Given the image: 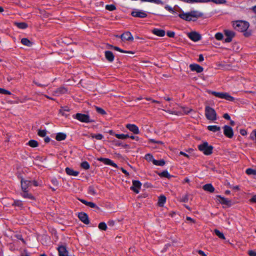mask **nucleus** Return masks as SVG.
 Wrapping results in <instances>:
<instances>
[{
	"instance_id": "nucleus-36",
	"label": "nucleus",
	"mask_w": 256,
	"mask_h": 256,
	"mask_svg": "<svg viewBox=\"0 0 256 256\" xmlns=\"http://www.w3.org/2000/svg\"><path fill=\"white\" fill-rule=\"evenodd\" d=\"M116 137L118 139H122V140H124L127 138H129L130 136L128 134H114Z\"/></svg>"
},
{
	"instance_id": "nucleus-23",
	"label": "nucleus",
	"mask_w": 256,
	"mask_h": 256,
	"mask_svg": "<svg viewBox=\"0 0 256 256\" xmlns=\"http://www.w3.org/2000/svg\"><path fill=\"white\" fill-rule=\"evenodd\" d=\"M204 190L210 192H213L214 191V188L210 184H206L202 186Z\"/></svg>"
},
{
	"instance_id": "nucleus-44",
	"label": "nucleus",
	"mask_w": 256,
	"mask_h": 256,
	"mask_svg": "<svg viewBox=\"0 0 256 256\" xmlns=\"http://www.w3.org/2000/svg\"><path fill=\"white\" fill-rule=\"evenodd\" d=\"M250 138L252 140H256V130H253L250 136Z\"/></svg>"
},
{
	"instance_id": "nucleus-50",
	"label": "nucleus",
	"mask_w": 256,
	"mask_h": 256,
	"mask_svg": "<svg viewBox=\"0 0 256 256\" xmlns=\"http://www.w3.org/2000/svg\"><path fill=\"white\" fill-rule=\"evenodd\" d=\"M215 38L217 40H222L223 38V34L220 32H218L215 34Z\"/></svg>"
},
{
	"instance_id": "nucleus-39",
	"label": "nucleus",
	"mask_w": 256,
	"mask_h": 256,
	"mask_svg": "<svg viewBox=\"0 0 256 256\" xmlns=\"http://www.w3.org/2000/svg\"><path fill=\"white\" fill-rule=\"evenodd\" d=\"M98 228L100 230H106L107 229V226L105 222H101L99 224Z\"/></svg>"
},
{
	"instance_id": "nucleus-28",
	"label": "nucleus",
	"mask_w": 256,
	"mask_h": 256,
	"mask_svg": "<svg viewBox=\"0 0 256 256\" xmlns=\"http://www.w3.org/2000/svg\"><path fill=\"white\" fill-rule=\"evenodd\" d=\"M66 136L65 134L60 132L56 134V139L58 141H60L65 140Z\"/></svg>"
},
{
	"instance_id": "nucleus-60",
	"label": "nucleus",
	"mask_w": 256,
	"mask_h": 256,
	"mask_svg": "<svg viewBox=\"0 0 256 256\" xmlns=\"http://www.w3.org/2000/svg\"><path fill=\"white\" fill-rule=\"evenodd\" d=\"M150 142H154V143H156V144H163V142L162 141H156L155 140H154L153 139H150Z\"/></svg>"
},
{
	"instance_id": "nucleus-42",
	"label": "nucleus",
	"mask_w": 256,
	"mask_h": 256,
	"mask_svg": "<svg viewBox=\"0 0 256 256\" xmlns=\"http://www.w3.org/2000/svg\"><path fill=\"white\" fill-rule=\"evenodd\" d=\"M22 202L21 200H14V203L12 204V206H17L18 207H22Z\"/></svg>"
},
{
	"instance_id": "nucleus-41",
	"label": "nucleus",
	"mask_w": 256,
	"mask_h": 256,
	"mask_svg": "<svg viewBox=\"0 0 256 256\" xmlns=\"http://www.w3.org/2000/svg\"><path fill=\"white\" fill-rule=\"evenodd\" d=\"M246 173L248 175H256V170L249 168L246 170Z\"/></svg>"
},
{
	"instance_id": "nucleus-62",
	"label": "nucleus",
	"mask_w": 256,
	"mask_h": 256,
	"mask_svg": "<svg viewBox=\"0 0 256 256\" xmlns=\"http://www.w3.org/2000/svg\"><path fill=\"white\" fill-rule=\"evenodd\" d=\"M198 254H200L202 256H206V255L204 254V252L202 250H198Z\"/></svg>"
},
{
	"instance_id": "nucleus-46",
	"label": "nucleus",
	"mask_w": 256,
	"mask_h": 256,
	"mask_svg": "<svg viewBox=\"0 0 256 256\" xmlns=\"http://www.w3.org/2000/svg\"><path fill=\"white\" fill-rule=\"evenodd\" d=\"M96 112L98 113L102 114H106V112H105V110L104 109H102L100 108H99V107H97V106L96 107Z\"/></svg>"
},
{
	"instance_id": "nucleus-25",
	"label": "nucleus",
	"mask_w": 256,
	"mask_h": 256,
	"mask_svg": "<svg viewBox=\"0 0 256 256\" xmlns=\"http://www.w3.org/2000/svg\"><path fill=\"white\" fill-rule=\"evenodd\" d=\"M21 196L24 198L34 200V196L31 194L28 193V190H22V192L21 193Z\"/></svg>"
},
{
	"instance_id": "nucleus-56",
	"label": "nucleus",
	"mask_w": 256,
	"mask_h": 256,
	"mask_svg": "<svg viewBox=\"0 0 256 256\" xmlns=\"http://www.w3.org/2000/svg\"><path fill=\"white\" fill-rule=\"evenodd\" d=\"M182 108L183 110L182 111H183L184 113L185 114H188L189 112H190L191 111H192V109H188V108Z\"/></svg>"
},
{
	"instance_id": "nucleus-58",
	"label": "nucleus",
	"mask_w": 256,
	"mask_h": 256,
	"mask_svg": "<svg viewBox=\"0 0 256 256\" xmlns=\"http://www.w3.org/2000/svg\"><path fill=\"white\" fill-rule=\"evenodd\" d=\"M240 132L242 136H246L247 134L246 131L244 129H241Z\"/></svg>"
},
{
	"instance_id": "nucleus-6",
	"label": "nucleus",
	"mask_w": 256,
	"mask_h": 256,
	"mask_svg": "<svg viewBox=\"0 0 256 256\" xmlns=\"http://www.w3.org/2000/svg\"><path fill=\"white\" fill-rule=\"evenodd\" d=\"M73 118L82 122L88 123L94 122V120L90 119L88 115L80 113H77L76 114L74 115Z\"/></svg>"
},
{
	"instance_id": "nucleus-10",
	"label": "nucleus",
	"mask_w": 256,
	"mask_h": 256,
	"mask_svg": "<svg viewBox=\"0 0 256 256\" xmlns=\"http://www.w3.org/2000/svg\"><path fill=\"white\" fill-rule=\"evenodd\" d=\"M131 14L134 17L144 18L147 16V14L145 12L135 10L132 12Z\"/></svg>"
},
{
	"instance_id": "nucleus-20",
	"label": "nucleus",
	"mask_w": 256,
	"mask_h": 256,
	"mask_svg": "<svg viewBox=\"0 0 256 256\" xmlns=\"http://www.w3.org/2000/svg\"><path fill=\"white\" fill-rule=\"evenodd\" d=\"M66 92L67 90L66 88L64 87H60L54 92V94L56 96H58L60 94H66Z\"/></svg>"
},
{
	"instance_id": "nucleus-52",
	"label": "nucleus",
	"mask_w": 256,
	"mask_h": 256,
	"mask_svg": "<svg viewBox=\"0 0 256 256\" xmlns=\"http://www.w3.org/2000/svg\"><path fill=\"white\" fill-rule=\"evenodd\" d=\"M0 94L10 95L11 94V92L10 91L7 90L4 88H0Z\"/></svg>"
},
{
	"instance_id": "nucleus-61",
	"label": "nucleus",
	"mask_w": 256,
	"mask_h": 256,
	"mask_svg": "<svg viewBox=\"0 0 256 256\" xmlns=\"http://www.w3.org/2000/svg\"><path fill=\"white\" fill-rule=\"evenodd\" d=\"M223 117L227 120H230V116L228 114H224Z\"/></svg>"
},
{
	"instance_id": "nucleus-22",
	"label": "nucleus",
	"mask_w": 256,
	"mask_h": 256,
	"mask_svg": "<svg viewBox=\"0 0 256 256\" xmlns=\"http://www.w3.org/2000/svg\"><path fill=\"white\" fill-rule=\"evenodd\" d=\"M217 196L220 198V202L221 204H226L227 206L231 205L232 202L228 198H225L224 197H222L220 196Z\"/></svg>"
},
{
	"instance_id": "nucleus-17",
	"label": "nucleus",
	"mask_w": 256,
	"mask_h": 256,
	"mask_svg": "<svg viewBox=\"0 0 256 256\" xmlns=\"http://www.w3.org/2000/svg\"><path fill=\"white\" fill-rule=\"evenodd\" d=\"M126 128L134 134H138L140 132L138 128L134 124H127Z\"/></svg>"
},
{
	"instance_id": "nucleus-3",
	"label": "nucleus",
	"mask_w": 256,
	"mask_h": 256,
	"mask_svg": "<svg viewBox=\"0 0 256 256\" xmlns=\"http://www.w3.org/2000/svg\"><path fill=\"white\" fill-rule=\"evenodd\" d=\"M205 116L206 118L210 120L214 121L217 118L215 110L209 106H206Z\"/></svg>"
},
{
	"instance_id": "nucleus-64",
	"label": "nucleus",
	"mask_w": 256,
	"mask_h": 256,
	"mask_svg": "<svg viewBox=\"0 0 256 256\" xmlns=\"http://www.w3.org/2000/svg\"><path fill=\"white\" fill-rule=\"evenodd\" d=\"M250 201L251 202H256V195L254 196L250 200Z\"/></svg>"
},
{
	"instance_id": "nucleus-12",
	"label": "nucleus",
	"mask_w": 256,
	"mask_h": 256,
	"mask_svg": "<svg viewBox=\"0 0 256 256\" xmlns=\"http://www.w3.org/2000/svg\"><path fill=\"white\" fill-rule=\"evenodd\" d=\"M224 34L226 36V38L224 39L225 42H232V38H234V32L229 30H225Z\"/></svg>"
},
{
	"instance_id": "nucleus-27",
	"label": "nucleus",
	"mask_w": 256,
	"mask_h": 256,
	"mask_svg": "<svg viewBox=\"0 0 256 256\" xmlns=\"http://www.w3.org/2000/svg\"><path fill=\"white\" fill-rule=\"evenodd\" d=\"M207 128L208 130L212 132H216L220 130V128L217 126H208Z\"/></svg>"
},
{
	"instance_id": "nucleus-11",
	"label": "nucleus",
	"mask_w": 256,
	"mask_h": 256,
	"mask_svg": "<svg viewBox=\"0 0 256 256\" xmlns=\"http://www.w3.org/2000/svg\"><path fill=\"white\" fill-rule=\"evenodd\" d=\"M20 183L22 190H28V188L32 184V182L30 180H26L24 178L21 179Z\"/></svg>"
},
{
	"instance_id": "nucleus-19",
	"label": "nucleus",
	"mask_w": 256,
	"mask_h": 256,
	"mask_svg": "<svg viewBox=\"0 0 256 256\" xmlns=\"http://www.w3.org/2000/svg\"><path fill=\"white\" fill-rule=\"evenodd\" d=\"M152 32L160 37H162L165 36L166 32L164 30L154 28L152 30Z\"/></svg>"
},
{
	"instance_id": "nucleus-43",
	"label": "nucleus",
	"mask_w": 256,
	"mask_h": 256,
	"mask_svg": "<svg viewBox=\"0 0 256 256\" xmlns=\"http://www.w3.org/2000/svg\"><path fill=\"white\" fill-rule=\"evenodd\" d=\"M91 136L92 138H96V140H102L103 138V137H104L103 136L102 134H91Z\"/></svg>"
},
{
	"instance_id": "nucleus-31",
	"label": "nucleus",
	"mask_w": 256,
	"mask_h": 256,
	"mask_svg": "<svg viewBox=\"0 0 256 256\" xmlns=\"http://www.w3.org/2000/svg\"><path fill=\"white\" fill-rule=\"evenodd\" d=\"M152 163L156 166H163L165 164V161L164 160H152Z\"/></svg>"
},
{
	"instance_id": "nucleus-32",
	"label": "nucleus",
	"mask_w": 256,
	"mask_h": 256,
	"mask_svg": "<svg viewBox=\"0 0 256 256\" xmlns=\"http://www.w3.org/2000/svg\"><path fill=\"white\" fill-rule=\"evenodd\" d=\"M176 7H178V6H175L174 8H172L171 6H169L168 5H166L164 6V8L168 10V12L174 14L176 13Z\"/></svg>"
},
{
	"instance_id": "nucleus-57",
	"label": "nucleus",
	"mask_w": 256,
	"mask_h": 256,
	"mask_svg": "<svg viewBox=\"0 0 256 256\" xmlns=\"http://www.w3.org/2000/svg\"><path fill=\"white\" fill-rule=\"evenodd\" d=\"M248 254L250 256H256V252L254 250H250Z\"/></svg>"
},
{
	"instance_id": "nucleus-37",
	"label": "nucleus",
	"mask_w": 256,
	"mask_h": 256,
	"mask_svg": "<svg viewBox=\"0 0 256 256\" xmlns=\"http://www.w3.org/2000/svg\"><path fill=\"white\" fill-rule=\"evenodd\" d=\"M114 50H116L118 51V52H122V53L134 54V52H133L132 51L124 50H122L120 49V48H118V46H114Z\"/></svg>"
},
{
	"instance_id": "nucleus-13",
	"label": "nucleus",
	"mask_w": 256,
	"mask_h": 256,
	"mask_svg": "<svg viewBox=\"0 0 256 256\" xmlns=\"http://www.w3.org/2000/svg\"><path fill=\"white\" fill-rule=\"evenodd\" d=\"M98 160L102 162L105 164L112 166L114 168H117L116 164L114 163L112 160L108 158H98Z\"/></svg>"
},
{
	"instance_id": "nucleus-24",
	"label": "nucleus",
	"mask_w": 256,
	"mask_h": 256,
	"mask_svg": "<svg viewBox=\"0 0 256 256\" xmlns=\"http://www.w3.org/2000/svg\"><path fill=\"white\" fill-rule=\"evenodd\" d=\"M66 173L69 176H76L79 174V172L78 171H74L72 168H66Z\"/></svg>"
},
{
	"instance_id": "nucleus-21",
	"label": "nucleus",
	"mask_w": 256,
	"mask_h": 256,
	"mask_svg": "<svg viewBox=\"0 0 256 256\" xmlns=\"http://www.w3.org/2000/svg\"><path fill=\"white\" fill-rule=\"evenodd\" d=\"M105 57L110 62H112L114 59V55L111 51L107 50L105 52Z\"/></svg>"
},
{
	"instance_id": "nucleus-53",
	"label": "nucleus",
	"mask_w": 256,
	"mask_h": 256,
	"mask_svg": "<svg viewBox=\"0 0 256 256\" xmlns=\"http://www.w3.org/2000/svg\"><path fill=\"white\" fill-rule=\"evenodd\" d=\"M145 158L146 160H149V161H150V160L152 161V160H154L153 156L150 154H148L145 156Z\"/></svg>"
},
{
	"instance_id": "nucleus-40",
	"label": "nucleus",
	"mask_w": 256,
	"mask_h": 256,
	"mask_svg": "<svg viewBox=\"0 0 256 256\" xmlns=\"http://www.w3.org/2000/svg\"><path fill=\"white\" fill-rule=\"evenodd\" d=\"M80 166L82 168H83L84 170H88L90 168V164L86 161H84V162H82L80 164Z\"/></svg>"
},
{
	"instance_id": "nucleus-48",
	"label": "nucleus",
	"mask_w": 256,
	"mask_h": 256,
	"mask_svg": "<svg viewBox=\"0 0 256 256\" xmlns=\"http://www.w3.org/2000/svg\"><path fill=\"white\" fill-rule=\"evenodd\" d=\"M46 131L44 130H39L38 132V135L41 137H44L46 135Z\"/></svg>"
},
{
	"instance_id": "nucleus-5",
	"label": "nucleus",
	"mask_w": 256,
	"mask_h": 256,
	"mask_svg": "<svg viewBox=\"0 0 256 256\" xmlns=\"http://www.w3.org/2000/svg\"><path fill=\"white\" fill-rule=\"evenodd\" d=\"M209 93L212 94V95L216 97L224 98L230 102H232L234 100V98L230 96L227 92H220L214 91H210Z\"/></svg>"
},
{
	"instance_id": "nucleus-18",
	"label": "nucleus",
	"mask_w": 256,
	"mask_h": 256,
	"mask_svg": "<svg viewBox=\"0 0 256 256\" xmlns=\"http://www.w3.org/2000/svg\"><path fill=\"white\" fill-rule=\"evenodd\" d=\"M190 68L192 71H196L198 73H200L204 70L203 68L198 64H190Z\"/></svg>"
},
{
	"instance_id": "nucleus-1",
	"label": "nucleus",
	"mask_w": 256,
	"mask_h": 256,
	"mask_svg": "<svg viewBox=\"0 0 256 256\" xmlns=\"http://www.w3.org/2000/svg\"><path fill=\"white\" fill-rule=\"evenodd\" d=\"M178 16L182 19L190 22L196 21L198 18L202 16L203 14L197 10H192L188 12L180 14Z\"/></svg>"
},
{
	"instance_id": "nucleus-30",
	"label": "nucleus",
	"mask_w": 256,
	"mask_h": 256,
	"mask_svg": "<svg viewBox=\"0 0 256 256\" xmlns=\"http://www.w3.org/2000/svg\"><path fill=\"white\" fill-rule=\"evenodd\" d=\"M158 174L160 177H164L168 178H170L172 176L170 175L167 170H164L162 172L158 173Z\"/></svg>"
},
{
	"instance_id": "nucleus-45",
	"label": "nucleus",
	"mask_w": 256,
	"mask_h": 256,
	"mask_svg": "<svg viewBox=\"0 0 256 256\" xmlns=\"http://www.w3.org/2000/svg\"><path fill=\"white\" fill-rule=\"evenodd\" d=\"M88 194L92 196H94L96 194V192L93 186H90L88 188Z\"/></svg>"
},
{
	"instance_id": "nucleus-55",
	"label": "nucleus",
	"mask_w": 256,
	"mask_h": 256,
	"mask_svg": "<svg viewBox=\"0 0 256 256\" xmlns=\"http://www.w3.org/2000/svg\"><path fill=\"white\" fill-rule=\"evenodd\" d=\"M167 36L170 38H174L175 36V33L174 32L168 31L167 32Z\"/></svg>"
},
{
	"instance_id": "nucleus-2",
	"label": "nucleus",
	"mask_w": 256,
	"mask_h": 256,
	"mask_svg": "<svg viewBox=\"0 0 256 256\" xmlns=\"http://www.w3.org/2000/svg\"><path fill=\"white\" fill-rule=\"evenodd\" d=\"M213 146L207 142H204L198 146V149L205 155H210L212 153Z\"/></svg>"
},
{
	"instance_id": "nucleus-15",
	"label": "nucleus",
	"mask_w": 256,
	"mask_h": 256,
	"mask_svg": "<svg viewBox=\"0 0 256 256\" xmlns=\"http://www.w3.org/2000/svg\"><path fill=\"white\" fill-rule=\"evenodd\" d=\"M59 256H68V252L66 250V246H61L58 247Z\"/></svg>"
},
{
	"instance_id": "nucleus-63",
	"label": "nucleus",
	"mask_w": 256,
	"mask_h": 256,
	"mask_svg": "<svg viewBox=\"0 0 256 256\" xmlns=\"http://www.w3.org/2000/svg\"><path fill=\"white\" fill-rule=\"evenodd\" d=\"M121 170L122 171V172L124 174H126V176H128L129 175V174L128 172L125 170L124 169V168H121Z\"/></svg>"
},
{
	"instance_id": "nucleus-8",
	"label": "nucleus",
	"mask_w": 256,
	"mask_h": 256,
	"mask_svg": "<svg viewBox=\"0 0 256 256\" xmlns=\"http://www.w3.org/2000/svg\"><path fill=\"white\" fill-rule=\"evenodd\" d=\"M224 134L228 138H232L234 136V132L232 128L226 125L224 126Z\"/></svg>"
},
{
	"instance_id": "nucleus-34",
	"label": "nucleus",
	"mask_w": 256,
	"mask_h": 256,
	"mask_svg": "<svg viewBox=\"0 0 256 256\" xmlns=\"http://www.w3.org/2000/svg\"><path fill=\"white\" fill-rule=\"evenodd\" d=\"M28 145L32 148H36L38 146V143L36 140H30L28 143Z\"/></svg>"
},
{
	"instance_id": "nucleus-54",
	"label": "nucleus",
	"mask_w": 256,
	"mask_h": 256,
	"mask_svg": "<svg viewBox=\"0 0 256 256\" xmlns=\"http://www.w3.org/2000/svg\"><path fill=\"white\" fill-rule=\"evenodd\" d=\"M150 2H154L156 4H164V2L161 0H150Z\"/></svg>"
},
{
	"instance_id": "nucleus-29",
	"label": "nucleus",
	"mask_w": 256,
	"mask_h": 256,
	"mask_svg": "<svg viewBox=\"0 0 256 256\" xmlns=\"http://www.w3.org/2000/svg\"><path fill=\"white\" fill-rule=\"evenodd\" d=\"M21 42L22 44L28 46H31L32 44V42L26 38H22L21 40Z\"/></svg>"
},
{
	"instance_id": "nucleus-49",
	"label": "nucleus",
	"mask_w": 256,
	"mask_h": 256,
	"mask_svg": "<svg viewBox=\"0 0 256 256\" xmlns=\"http://www.w3.org/2000/svg\"><path fill=\"white\" fill-rule=\"evenodd\" d=\"M106 8L108 10L112 11L116 10V6L113 4L106 5Z\"/></svg>"
},
{
	"instance_id": "nucleus-59",
	"label": "nucleus",
	"mask_w": 256,
	"mask_h": 256,
	"mask_svg": "<svg viewBox=\"0 0 256 256\" xmlns=\"http://www.w3.org/2000/svg\"><path fill=\"white\" fill-rule=\"evenodd\" d=\"M34 83L35 84H36V85H37L38 86H40V87H45V86H47V85H46V84H40V83H38V82H36V81H34Z\"/></svg>"
},
{
	"instance_id": "nucleus-9",
	"label": "nucleus",
	"mask_w": 256,
	"mask_h": 256,
	"mask_svg": "<svg viewBox=\"0 0 256 256\" xmlns=\"http://www.w3.org/2000/svg\"><path fill=\"white\" fill-rule=\"evenodd\" d=\"M142 184L138 180H132V186L130 187V189L136 194L139 192V190Z\"/></svg>"
},
{
	"instance_id": "nucleus-14",
	"label": "nucleus",
	"mask_w": 256,
	"mask_h": 256,
	"mask_svg": "<svg viewBox=\"0 0 256 256\" xmlns=\"http://www.w3.org/2000/svg\"><path fill=\"white\" fill-rule=\"evenodd\" d=\"M117 37H120L122 40L132 41L134 38L129 32H126L122 34L120 36H116Z\"/></svg>"
},
{
	"instance_id": "nucleus-7",
	"label": "nucleus",
	"mask_w": 256,
	"mask_h": 256,
	"mask_svg": "<svg viewBox=\"0 0 256 256\" xmlns=\"http://www.w3.org/2000/svg\"><path fill=\"white\" fill-rule=\"evenodd\" d=\"M188 36L189 38L194 42H198L201 40L202 38L200 34L196 32L188 33Z\"/></svg>"
},
{
	"instance_id": "nucleus-38",
	"label": "nucleus",
	"mask_w": 256,
	"mask_h": 256,
	"mask_svg": "<svg viewBox=\"0 0 256 256\" xmlns=\"http://www.w3.org/2000/svg\"><path fill=\"white\" fill-rule=\"evenodd\" d=\"M16 24L18 28L22 29H24L28 27V24L25 22H17Z\"/></svg>"
},
{
	"instance_id": "nucleus-16",
	"label": "nucleus",
	"mask_w": 256,
	"mask_h": 256,
	"mask_svg": "<svg viewBox=\"0 0 256 256\" xmlns=\"http://www.w3.org/2000/svg\"><path fill=\"white\" fill-rule=\"evenodd\" d=\"M78 217L79 219L84 224H88L90 223L88 216L84 212H80Z\"/></svg>"
},
{
	"instance_id": "nucleus-33",
	"label": "nucleus",
	"mask_w": 256,
	"mask_h": 256,
	"mask_svg": "<svg viewBox=\"0 0 256 256\" xmlns=\"http://www.w3.org/2000/svg\"><path fill=\"white\" fill-rule=\"evenodd\" d=\"M70 109L67 106H62L60 110V113L62 114V116H67V114L64 113V112H69Z\"/></svg>"
},
{
	"instance_id": "nucleus-26",
	"label": "nucleus",
	"mask_w": 256,
	"mask_h": 256,
	"mask_svg": "<svg viewBox=\"0 0 256 256\" xmlns=\"http://www.w3.org/2000/svg\"><path fill=\"white\" fill-rule=\"evenodd\" d=\"M166 202V197L162 195L158 197V204L160 206H163L164 204Z\"/></svg>"
},
{
	"instance_id": "nucleus-4",
	"label": "nucleus",
	"mask_w": 256,
	"mask_h": 256,
	"mask_svg": "<svg viewBox=\"0 0 256 256\" xmlns=\"http://www.w3.org/2000/svg\"><path fill=\"white\" fill-rule=\"evenodd\" d=\"M234 28L240 32H244L247 30L249 26V24L245 21H236L234 24Z\"/></svg>"
},
{
	"instance_id": "nucleus-47",
	"label": "nucleus",
	"mask_w": 256,
	"mask_h": 256,
	"mask_svg": "<svg viewBox=\"0 0 256 256\" xmlns=\"http://www.w3.org/2000/svg\"><path fill=\"white\" fill-rule=\"evenodd\" d=\"M86 206L92 208H96V209H99V208L94 202H87Z\"/></svg>"
},
{
	"instance_id": "nucleus-51",
	"label": "nucleus",
	"mask_w": 256,
	"mask_h": 256,
	"mask_svg": "<svg viewBox=\"0 0 256 256\" xmlns=\"http://www.w3.org/2000/svg\"><path fill=\"white\" fill-rule=\"evenodd\" d=\"M188 194H186L182 196L180 199V202H188Z\"/></svg>"
},
{
	"instance_id": "nucleus-35",
	"label": "nucleus",
	"mask_w": 256,
	"mask_h": 256,
	"mask_svg": "<svg viewBox=\"0 0 256 256\" xmlns=\"http://www.w3.org/2000/svg\"><path fill=\"white\" fill-rule=\"evenodd\" d=\"M216 234L222 240H225L226 238L223 234V233L221 232L219 230L217 229H215L214 230Z\"/></svg>"
}]
</instances>
